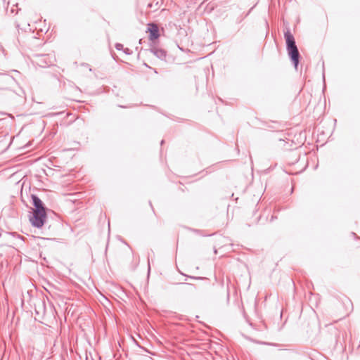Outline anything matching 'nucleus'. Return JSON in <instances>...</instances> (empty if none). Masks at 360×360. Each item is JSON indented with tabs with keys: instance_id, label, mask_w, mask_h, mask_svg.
<instances>
[{
	"instance_id": "nucleus-1",
	"label": "nucleus",
	"mask_w": 360,
	"mask_h": 360,
	"mask_svg": "<svg viewBox=\"0 0 360 360\" xmlns=\"http://www.w3.org/2000/svg\"><path fill=\"white\" fill-rule=\"evenodd\" d=\"M285 39L286 41L288 55L296 68L299 63L300 53L295 44V39L289 31L285 33Z\"/></svg>"
},
{
	"instance_id": "nucleus-2",
	"label": "nucleus",
	"mask_w": 360,
	"mask_h": 360,
	"mask_svg": "<svg viewBox=\"0 0 360 360\" xmlns=\"http://www.w3.org/2000/svg\"><path fill=\"white\" fill-rule=\"evenodd\" d=\"M46 218V214L44 208L34 209L30 221L33 226L40 228L44 225Z\"/></svg>"
},
{
	"instance_id": "nucleus-3",
	"label": "nucleus",
	"mask_w": 360,
	"mask_h": 360,
	"mask_svg": "<svg viewBox=\"0 0 360 360\" xmlns=\"http://www.w3.org/2000/svg\"><path fill=\"white\" fill-rule=\"evenodd\" d=\"M147 32L149 33V39L155 41L160 37L159 29L157 25L150 23L148 25Z\"/></svg>"
},
{
	"instance_id": "nucleus-4",
	"label": "nucleus",
	"mask_w": 360,
	"mask_h": 360,
	"mask_svg": "<svg viewBox=\"0 0 360 360\" xmlns=\"http://www.w3.org/2000/svg\"><path fill=\"white\" fill-rule=\"evenodd\" d=\"M33 200H34V206H35V209L44 208L42 207L41 201L39 198H37V197L34 196L33 197Z\"/></svg>"
},
{
	"instance_id": "nucleus-5",
	"label": "nucleus",
	"mask_w": 360,
	"mask_h": 360,
	"mask_svg": "<svg viewBox=\"0 0 360 360\" xmlns=\"http://www.w3.org/2000/svg\"><path fill=\"white\" fill-rule=\"evenodd\" d=\"M348 304L350 306V311H352L353 309V304L351 302H349Z\"/></svg>"
}]
</instances>
